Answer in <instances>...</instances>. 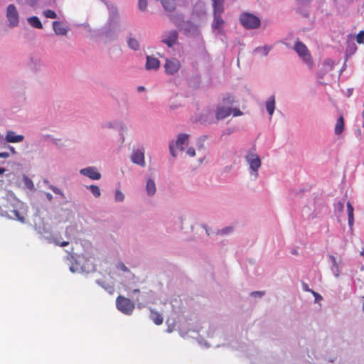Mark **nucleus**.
I'll list each match as a JSON object with an SVG mask.
<instances>
[{"label": "nucleus", "mask_w": 364, "mask_h": 364, "mask_svg": "<svg viewBox=\"0 0 364 364\" xmlns=\"http://www.w3.org/2000/svg\"><path fill=\"white\" fill-rule=\"evenodd\" d=\"M122 31L119 11L117 7L109 5L107 21L98 31L97 36L104 38L106 43H110L117 40Z\"/></svg>", "instance_id": "obj_1"}, {"label": "nucleus", "mask_w": 364, "mask_h": 364, "mask_svg": "<svg viewBox=\"0 0 364 364\" xmlns=\"http://www.w3.org/2000/svg\"><path fill=\"white\" fill-rule=\"evenodd\" d=\"M26 208L24 204L13 195L8 194L2 198L0 205V215L9 219L26 223Z\"/></svg>", "instance_id": "obj_2"}, {"label": "nucleus", "mask_w": 364, "mask_h": 364, "mask_svg": "<svg viewBox=\"0 0 364 364\" xmlns=\"http://www.w3.org/2000/svg\"><path fill=\"white\" fill-rule=\"evenodd\" d=\"M213 20L211 23L212 29L218 35H225L223 26L224 20L221 15L224 11V4H213Z\"/></svg>", "instance_id": "obj_3"}, {"label": "nucleus", "mask_w": 364, "mask_h": 364, "mask_svg": "<svg viewBox=\"0 0 364 364\" xmlns=\"http://www.w3.org/2000/svg\"><path fill=\"white\" fill-rule=\"evenodd\" d=\"M173 21L185 36L191 37L198 35V26L190 21H183L181 14L177 15L176 18L173 19Z\"/></svg>", "instance_id": "obj_4"}, {"label": "nucleus", "mask_w": 364, "mask_h": 364, "mask_svg": "<svg viewBox=\"0 0 364 364\" xmlns=\"http://www.w3.org/2000/svg\"><path fill=\"white\" fill-rule=\"evenodd\" d=\"M240 23L245 29H256L261 25V21L257 16L249 13L244 12L240 14L239 18Z\"/></svg>", "instance_id": "obj_5"}, {"label": "nucleus", "mask_w": 364, "mask_h": 364, "mask_svg": "<svg viewBox=\"0 0 364 364\" xmlns=\"http://www.w3.org/2000/svg\"><path fill=\"white\" fill-rule=\"evenodd\" d=\"M294 50L304 63H305L309 68L313 67L314 61L312 60L311 55L304 43L299 41H296L294 45Z\"/></svg>", "instance_id": "obj_6"}, {"label": "nucleus", "mask_w": 364, "mask_h": 364, "mask_svg": "<svg viewBox=\"0 0 364 364\" xmlns=\"http://www.w3.org/2000/svg\"><path fill=\"white\" fill-rule=\"evenodd\" d=\"M117 309L126 315H131L134 309V302L122 296H119L116 299Z\"/></svg>", "instance_id": "obj_7"}, {"label": "nucleus", "mask_w": 364, "mask_h": 364, "mask_svg": "<svg viewBox=\"0 0 364 364\" xmlns=\"http://www.w3.org/2000/svg\"><path fill=\"white\" fill-rule=\"evenodd\" d=\"M28 68L33 73H38L43 70L46 64L42 58L38 54H32L29 56L27 62Z\"/></svg>", "instance_id": "obj_8"}, {"label": "nucleus", "mask_w": 364, "mask_h": 364, "mask_svg": "<svg viewBox=\"0 0 364 364\" xmlns=\"http://www.w3.org/2000/svg\"><path fill=\"white\" fill-rule=\"evenodd\" d=\"M6 17L8 20V26L9 28H15L19 23V14L14 4H9L6 9Z\"/></svg>", "instance_id": "obj_9"}, {"label": "nucleus", "mask_w": 364, "mask_h": 364, "mask_svg": "<svg viewBox=\"0 0 364 364\" xmlns=\"http://www.w3.org/2000/svg\"><path fill=\"white\" fill-rule=\"evenodd\" d=\"M36 230L38 233L41 235L46 240H48L49 243H54L56 245H59L61 247H65L68 245L69 242L66 241L60 242L58 237H55L52 235L49 231V228L45 226L43 227H36Z\"/></svg>", "instance_id": "obj_10"}, {"label": "nucleus", "mask_w": 364, "mask_h": 364, "mask_svg": "<svg viewBox=\"0 0 364 364\" xmlns=\"http://www.w3.org/2000/svg\"><path fill=\"white\" fill-rule=\"evenodd\" d=\"M245 160L250 166V170L255 173V176H258V169L261 166V160L259 156L251 151H249L245 156Z\"/></svg>", "instance_id": "obj_11"}, {"label": "nucleus", "mask_w": 364, "mask_h": 364, "mask_svg": "<svg viewBox=\"0 0 364 364\" xmlns=\"http://www.w3.org/2000/svg\"><path fill=\"white\" fill-rule=\"evenodd\" d=\"M178 38V31L176 30H171L164 32L161 36V42L166 44L168 48H172L176 44Z\"/></svg>", "instance_id": "obj_12"}, {"label": "nucleus", "mask_w": 364, "mask_h": 364, "mask_svg": "<svg viewBox=\"0 0 364 364\" xmlns=\"http://www.w3.org/2000/svg\"><path fill=\"white\" fill-rule=\"evenodd\" d=\"M181 68V63L176 58L166 59L164 64L165 71L168 75L176 74Z\"/></svg>", "instance_id": "obj_13"}, {"label": "nucleus", "mask_w": 364, "mask_h": 364, "mask_svg": "<svg viewBox=\"0 0 364 364\" xmlns=\"http://www.w3.org/2000/svg\"><path fill=\"white\" fill-rule=\"evenodd\" d=\"M80 173L92 180H100L101 173L95 166H88L80 170Z\"/></svg>", "instance_id": "obj_14"}, {"label": "nucleus", "mask_w": 364, "mask_h": 364, "mask_svg": "<svg viewBox=\"0 0 364 364\" xmlns=\"http://www.w3.org/2000/svg\"><path fill=\"white\" fill-rule=\"evenodd\" d=\"M132 292L133 294H137V297H139L140 299L143 300V301H145V303L154 304L155 302L154 292L151 290L148 291H143L141 293L139 289H134Z\"/></svg>", "instance_id": "obj_15"}, {"label": "nucleus", "mask_w": 364, "mask_h": 364, "mask_svg": "<svg viewBox=\"0 0 364 364\" xmlns=\"http://www.w3.org/2000/svg\"><path fill=\"white\" fill-rule=\"evenodd\" d=\"M313 0H296L297 11L304 17L309 16V8Z\"/></svg>", "instance_id": "obj_16"}, {"label": "nucleus", "mask_w": 364, "mask_h": 364, "mask_svg": "<svg viewBox=\"0 0 364 364\" xmlns=\"http://www.w3.org/2000/svg\"><path fill=\"white\" fill-rule=\"evenodd\" d=\"M131 161L133 164L144 167L146 163L144 151L141 149L134 150L131 156Z\"/></svg>", "instance_id": "obj_17"}, {"label": "nucleus", "mask_w": 364, "mask_h": 364, "mask_svg": "<svg viewBox=\"0 0 364 364\" xmlns=\"http://www.w3.org/2000/svg\"><path fill=\"white\" fill-rule=\"evenodd\" d=\"M24 139V136L21 134H16V132L11 130H8L6 132L5 141L8 143H19Z\"/></svg>", "instance_id": "obj_18"}, {"label": "nucleus", "mask_w": 364, "mask_h": 364, "mask_svg": "<svg viewBox=\"0 0 364 364\" xmlns=\"http://www.w3.org/2000/svg\"><path fill=\"white\" fill-rule=\"evenodd\" d=\"M127 44L129 49L134 51L140 50L139 41L133 36L132 33H129L126 37Z\"/></svg>", "instance_id": "obj_19"}, {"label": "nucleus", "mask_w": 364, "mask_h": 364, "mask_svg": "<svg viewBox=\"0 0 364 364\" xmlns=\"http://www.w3.org/2000/svg\"><path fill=\"white\" fill-rule=\"evenodd\" d=\"M328 260L331 264V270L333 274L338 278L341 273L339 262H337L336 258L332 255H328Z\"/></svg>", "instance_id": "obj_20"}, {"label": "nucleus", "mask_w": 364, "mask_h": 364, "mask_svg": "<svg viewBox=\"0 0 364 364\" xmlns=\"http://www.w3.org/2000/svg\"><path fill=\"white\" fill-rule=\"evenodd\" d=\"M189 135L187 134H179L177 136V139L175 142V145L177 147V149H180L181 151H183L184 149L183 146L188 144Z\"/></svg>", "instance_id": "obj_21"}, {"label": "nucleus", "mask_w": 364, "mask_h": 364, "mask_svg": "<svg viewBox=\"0 0 364 364\" xmlns=\"http://www.w3.org/2000/svg\"><path fill=\"white\" fill-rule=\"evenodd\" d=\"M160 61L154 57L147 55L146 61L145 64V68L146 70H157L159 68Z\"/></svg>", "instance_id": "obj_22"}, {"label": "nucleus", "mask_w": 364, "mask_h": 364, "mask_svg": "<svg viewBox=\"0 0 364 364\" xmlns=\"http://www.w3.org/2000/svg\"><path fill=\"white\" fill-rule=\"evenodd\" d=\"M231 114L230 108L218 107L215 111V117L218 120L223 119Z\"/></svg>", "instance_id": "obj_23"}, {"label": "nucleus", "mask_w": 364, "mask_h": 364, "mask_svg": "<svg viewBox=\"0 0 364 364\" xmlns=\"http://www.w3.org/2000/svg\"><path fill=\"white\" fill-rule=\"evenodd\" d=\"M53 28L56 35L65 36L68 31V27L63 26L61 22L57 21L53 22Z\"/></svg>", "instance_id": "obj_24"}, {"label": "nucleus", "mask_w": 364, "mask_h": 364, "mask_svg": "<svg viewBox=\"0 0 364 364\" xmlns=\"http://www.w3.org/2000/svg\"><path fill=\"white\" fill-rule=\"evenodd\" d=\"M156 191V187L155 181L153 178H148L146 182V194L151 197L155 195Z\"/></svg>", "instance_id": "obj_25"}, {"label": "nucleus", "mask_w": 364, "mask_h": 364, "mask_svg": "<svg viewBox=\"0 0 364 364\" xmlns=\"http://www.w3.org/2000/svg\"><path fill=\"white\" fill-rule=\"evenodd\" d=\"M267 112L269 116H272L275 109V97L274 95L270 96L265 103Z\"/></svg>", "instance_id": "obj_26"}, {"label": "nucleus", "mask_w": 364, "mask_h": 364, "mask_svg": "<svg viewBox=\"0 0 364 364\" xmlns=\"http://www.w3.org/2000/svg\"><path fill=\"white\" fill-rule=\"evenodd\" d=\"M150 318L154 321L156 325H161L163 323L164 318L162 316L153 309H150Z\"/></svg>", "instance_id": "obj_27"}, {"label": "nucleus", "mask_w": 364, "mask_h": 364, "mask_svg": "<svg viewBox=\"0 0 364 364\" xmlns=\"http://www.w3.org/2000/svg\"><path fill=\"white\" fill-rule=\"evenodd\" d=\"M346 206L348 212V226L350 227V228H351L354 223V208L349 201L347 203Z\"/></svg>", "instance_id": "obj_28"}, {"label": "nucleus", "mask_w": 364, "mask_h": 364, "mask_svg": "<svg viewBox=\"0 0 364 364\" xmlns=\"http://www.w3.org/2000/svg\"><path fill=\"white\" fill-rule=\"evenodd\" d=\"M96 283L103 288L107 293L112 294L114 291V287L113 285L106 283L102 279H97Z\"/></svg>", "instance_id": "obj_29"}, {"label": "nucleus", "mask_w": 364, "mask_h": 364, "mask_svg": "<svg viewBox=\"0 0 364 364\" xmlns=\"http://www.w3.org/2000/svg\"><path fill=\"white\" fill-rule=\"evenodd\" d=\"M344 129V119L342 116H340L336 121L335 126V134L336 135L341 134Z\"/></svg>", "instance_id": "obj_30"}, {"label": "nucleus", "mask_w": 364, "mask_h": 364, "mask_svg": "<svg viewBox=\"0 0 364 364\" xmlns=\"http://www.w3.org/2000/svg\"><path fill=\"white\" fill-rule=\"evenodd\" d=\"M28 22L33 28H39V29L43 28V25H42L41 21L36 16H31V17L28 18Z\"/></svg>", "instance_id": "obj_31"}, {"label": "nucleus", "mask_w": 364, "mask_h": 364, "mask_svg": "<svg viewBox=\"0 0 364 364\" xmlns=\"http://www.w3.org/2000/svg\"><path fill=\"white\" fill-rule=\"evenodd\" d=\"M272 46L269 45H265L264 46H258L255 48L254 53H259L264 56H267L269 51L272 50Z\"/></svg>", "instance_id": "obj_32"}, {"label": "nucleus", "mask_w": 364, "mask_h": 364, "mask_svg": "<svg viewBox=\"0 0 364 364\" xmlns=\"http://www.w3.org/2000/svg\"><path fill=\"white\" fill-rule=\"evenodd\" d=\"M357 46L355 43H348L346 49L345 55L346 58L353 55L357 50Z\"/></svg>", "instance_id": "obj_33"}, {"label": "nucleus", "mask_w": 364, "mask_h": 364, "mask_svg": "<svg viewBox=\"0 0 364 364\" xmlns=\"http://www.w3.org/2000/svg\"><path fill=\"white\" fill-rule=\"evenodd\" d=\"M87 189L90 190L92 194L95 198H99L101 195L100 189V188L96 185H90L86 187Z\"/></svg>", "instance_id": "obj_34"}, {"label": "nucleus", "mask_w": 364, "mask_h": 364, "mask_svg": "<svg viewBox=\"0 0 364 364\" xmlns=\"http://www.w3.org/2000/svg\"><path fill=\"white\" fill-rule=\"evenodd\" d=\"M23 182L26 188L32 191L35 189L34 184L31 179H30L28 176H23Z\"/></svg>", "instance_id": "obj_35"}, {"label": "nucleus", "mask_w": 364, "mask_h": 364, "mask_svg": "<svg viewBox=\"0 0 364 364\" xmlns=\"http://www.w3.org/2000/svg\"><path fill=\"white\" fill-rule=\"evenodd\" d=\"M323 66L326 68L325 70H327L328 72L333 69L334 63L331 59L327 58L323 62Z\"/></svg>", "instance_id": "obj_36"}, {"label": "nucleus", "mask_w": 364, "mask_h": 364, "mask_svg": "<svg viewBox=\"0 0 364 364\" xmlns=\"http://www.w3.org/2000/svg\"><path fill=\"white\" fill-rule=\"evenodd\" d=\"M54 193L57 194V195H60L63 198H65V194L63 193V192L58 187L53 186V185H50L49 187H48Z\"/></svg>", "instance_id": "obj_37"}, {"label": "nucleus", "mask_w": 364, "mask_h": 364, "mask_svg": "<svg viewBox=\"0 0 364 364\" xmlns=\"http://www.w3.org/2000/svg\"><path fill=\"white\" fill-rule=\"evenodd\" d=\"M114 200L117 202H122L124 200V195L120 190H117L114 194Z\"/></svg>", "instance_id": "obj_38"}, {"label": "nucleus", "mask_w": 364, "mask_h": 364, "mask_svg": "<svg viewBox=\"0 0 364 364\" xmlns=\"http://www.w3.org/2000/svg\"><path fill=\"white\" fill-rule=\"evenodd\" d=\"M43 14L48 18H55L57 17L56 13L51 9L45 10Z\"/></svg>", "instance_id": "obj_39"}, {"label": "nucleus", "mask_w": 364, "mask_h": 364, "mask_svg": "<svg viewBox=\"0 0 364 364\" xmlns=\"http://www.w3.org/2000/svg\"><path fill=\"white\" fill-rule=\"evenodd\" d=\"M224 104L232 105L234 103V98L231 95H227L223 99Z\"/></svg>", "instance_id": "obj_40"}, {"label": "nucleus", "mask_w": 364, "mask_h": 364, "mask_svg": "<svg viewBox=\"0 0 364 364\" xmlns=\"http://www.w3.org/2000/svg\"><path fill=\"white\" fill-rule=\"evenodd\" d=\"M69 269L71 272L73 273H76V272H82V267L79 266L78 264H73L70 267H69Z\"/></svg>", "instance_id": "obj_41"}, {"label": "nucleus", "mask_w": 364, "mask_h": 364, "mask_svg": "<svg viewBox=\"0 0 364 364\" xmlns=\"http://www.w3.org/2000/svg\"><path fill=\"white\" fill-rule=\"evenodd\" d=\"M117 122H107L102 124V128L114 129L117 127Z\"/></svg>", "instance_id": "obj_42"}, {"label": "nucleus", "mask_w": 364, "mask_h": 364, "mask_svg": "<svg viewBox=\"0 0 364 364\" xmlns=\"http://www.w3.org/2000/svg\"><path fill=\"white\" fill-rule=\"evenodd\" d=\"M116 267L124 272H129V268L122 262H118L116 264Z\"/></svg>", "instance_id": "obj_43"}, {"label": "nucleus", "mask_w": 364, "mask_h": 364, "mask_svg": "<svg viewBox=\"0 0 364 364\" xmlns=\"http://www.w3.org/2000/svg\"><path fill=\"white\" fill-rule=\"evenodd\" d=\"M139 9L141 11H144L147 7V1L146 0H139L138 2Z\"/></svg>", "instance_id": "obj_44"}, {"label": "nucleus", "mask_w": 364, "mask_h": 364, "mask_svg": "<svg viewBox=\"0 0 364 364\" xmlns=\"http://www.w3.org/2000/svg\"><path fill=\"white\" fill-rule=\"evenodd\" d=\"M356 41L359 44H364V31H360L356 36Z\"/></svg>", "instance_id": "obj_45"}, {"label": "nucleus", "mask_w": 364, "mask_h": 364, "mask_svg": "<svg viewBox=\"0 0 364 364\" xmlns=\"http://www.w3.org/2000/svg\"><path fill=\"white\" fill-rule=\"evenodd\" d=\"M135 301L136 303L137 307L140 309L146 307L148 304V303H145V301H143V300H141L140 298L137 296L135 299Z\"/></svg>", "instance_id": "obj_46"}, {"label": "nucleus", "mask_w": 364, "mask_h": 364, "mask_svg": "<svg viewBox=\"0 0 364 364\" xmlns=\"http://www.w3.org/2000/svg\"><path fill=\"white\" fill-rule=\"evenodd\" d=\"M232 232H233L232 227H226V228H222L220 231L221 235H228Z\"/></svg>", "instance_id": "obj_47"}, {"label": "nucleus", "mask_w": 364, "mask_h": 364, "mask_svg": "<svg viewBox=\"0 0 364 364\" xmlns=\"http://www.w3.org/2000/svg\"><path fill=\"white\" fill-rule=\"evenodd\" d=\"M336 210L338 212H342L344 209V202H338L335 205Z\"/></svg>", "instance_id": "obj_48"}, {"label": "nucleus", "mask_w": 364, "mask_h": 364, "mask_svg": "<svg viewBox=\"0 0 364 364\" xmlns=\"http://www.w3.org/2000/svg\"><path fill=\"white\" fill-rule=\"evenodd\" d=\"M168 149H169V151H170L171 155L173 157H176V154L175 149H174L173 141H171L169 143Z\"/></svg>", "instance_id": "obj_49"}, {"label": "nucleus", "mask_w": 364, "mask_h": 364, "mask_svg": "<svg viewBox=\"0 0 364 364\" xmlns=\"http://www.w3.org/2000/svg\"><path fill=\"white\" fill-rule=\"evenodd\" d=\"M311 293L315 299V302H318L319 301H321L323 299V297L317 292L314 291V290L311 291Z\"/></svg>", "instance_id": "obj_50"}, {"label": "nucleus", "mask_w": 364, "mask_h": 364, "mask_svg": "<svg viewBox=\"0 0 364 364\" xmlns=\"http://www.w3.org/2000/svg\"><path fill=\"white\" fill-rule=\"evenodd\" d=\"M186 154L191 157L194 156L196 155L195 149L193 147L188 148Z\"/></svg>", "instance_id": "obj_51"}, {"label": "nucleus", "mask_w": 364, "mask_h": 364, "mask_svg": "<svg viewBox=\"0 0 364 364\" xmlns=\"http://www.w3.org/2000/svg\"><path fill=\"white\" fill-rule=\"evenodd\" d=\"M264 294V291H255L250 293V295L252 296H258L262 297Z\"/></svg>", "instance_id": "obj_52"}, {"label": "nucleus", "mask_w": 364, "mask_h": 364, "mask_svg": "<svg viewBox=\"0 0 364 364\" xmlns=\"http://www.w3.org/2000/svg\"><path fill=\"white\" fill-rule=\"evenodd\" d=\"M102 3H104L107 9V11H109V5L112 6L113 7H117L114 3L106 1V0H100Z\"/></svg>", "instance_id": "obj_53"}, {"label": "nucleus", "mask_w": 364, "mask_h": 364, "mask_svg": "<svg viewBox=\"0 0 364 364\" xmlns=\"http://www.w3.org/2000/svg\"><path fill=\"white\" fill-rule=\"evenodd\" d=\"M327 72H328L327 70L318 71V73H317V77L320 78V79H322L323 77V76L327 73Z\"/></svg>", "instance_id": "obj_54"}, {"label": "nucleus", "mask_w": 364, "mask_h": 364, "mask_svg": "<svg viewBox=\"0 0 364 364\" xmlns=\"http://www.w3.org/2000/svg\"><path fill=\"white\" fill-rule=\"evenodd\" d=\"M301 286H302V289H303L304 291H306V292H311V291H313L312 289H311L309 287V285H308L306 283H305V282H302Z\"/></svg>", "instance_id": "obj_55"}, {"label": "nucleus", "mask_w": 364, "mask_h": 364, "mask_svg": "<svg viewBox=\"0 0 364 364\" xmlns=\"http://www.w3.org/2000/svg\"><path fill=\"white\" fill-rule=\"evenodd\" d=\"M232 114H233V116L234 117H237V116H240L242 114V112L237 108H235L233 110H232Z\"/></svg>", "instance_id": "obj_56"}, {"label": "nucleus", "mask_w": 364, "mask_h": 364, "mask_svg": "<svg viewBox=\"0 0 364 364\" xmlns=\"http://www.w3.org/2000/svg\"><path fill=\"white\" fill-rule=\"evenodd\" d=\"M10 156V154L7 151L0 152V157L4 159H7Z\"/></svg>", "instance_id": "obj_57"}, {"label": "nucleus", "mask_w": 364, "mask_h": 364, "mask_svg": "<svg viewBox=\"0 0 364 364\" xmlns=\"http://www.w3.org/2000/svg\"><path fill=\"white\" fill-rule=\"evenodd\" d=\"M6 148L10 150V151L11 152L12 154H16L17 152L16 151V149L14 146H11V145H7Z\"/></svg>", "instance_id": "obj_58"}, {"label": "nucleus", "mask_w": 364, "mask_h": 364, "mask_svg": "<svg viewBox=\"0 0 364 364\" xmlns=\"http://www.w3.org/2000/svg\"><path fill=\"white\" fill-rule=\"evenodd\" d=\"M45 195H46V197L47 200H48L49 202H51V201L53 200V196H52V194H51V193H45Z\"/></svg>", "instance_id": "obj_59"}, {"label": "nucleus", "mask_w": 364, "mask_h": 364, "mask_svg": "<svg viewBox=\"0 0 364 364\" xmlns=\"http://www.w3.org/2000/svg\"><path fill=\"white\" fill-rule=\"evenodd\" d=\"M198 343H200V345H201V346H205L206 348H208V345L207 341H205V340H203V339H200V340L198 341Z\"/></svg>", "instance_id": "obj_60"}, {"label": "nucleus", "mask_w": 364, "mask_h": 364, "mask_svg": "<svg viewBox=\"0 0 364 364\" xmlns=\"http://www.w3.org/2000/svg\"><path fill=\"white\" fill-rule=\"evenodd\" d=\"M213 4H224V0H213Z\"/></svg>", "instance_id": "obj_61"}, {"label": "nucleus", "mask_w": 364, "mask_h": 364, "mask_svg": "<svg viewBox=\"0 0 364 364\" xmlns=\"http://www.w3.org/2000/svg\"><path fill=\"white\" fill-rule=\"evenodd\" d=\"M136 90L139 92H141L145 90V87L144 86H138Z\"/></svg>", "instance_id": "obj_62"}, {"label": "nucleus", "mask_w": 364, "mask_h": 364, "mask_svg": "<svg viewBox=\"0 0 364 364\" xmlns=\"http://www.w3.org/2000/svg\"><path fill=\"white\" fill-rule=\"evenodd\" d=\"M178 107V105H170V109L171 110H174V109H176Z\"/></svg>", "instance_id": "obj_63"}, {"label": "nucleus", "mask_w": 364, "mask_h": 364, "mask_svg": "<svg viewBox=\"0 0 364 364\" xmlns=\"http://www.w3.org/2000/svg\"><path fill=\"white\" fill-rule=\"evenodd\" d=\"M6 171L5 168L0 167V175L3 174Z\"/></svg>", "instance_id": "obj_64"}]
</instances>
